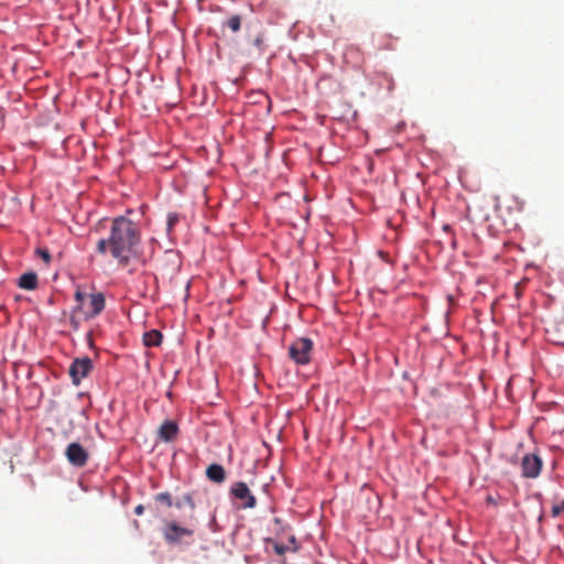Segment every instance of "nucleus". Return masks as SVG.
I'll use <instances>...</instances> for the list:
<instances>
[{"label": "nucleus", "mask_w": 564, "mask_h": 564, "mask_svg": "<svg viewBox=\"0 0 564 564\" xmlns=\"http://www.w3.org/2000/svg\"><path fill=\"white\" fill-rule=\"evenodd\" d=\"M138 241L135 224L126 217H117L111 224L109 238L98 241L97 251L104 254L109 247L111 256L120 265L126 267Z\"/></svg>", "instance_id": "f257e3e1"}, {"label": "nucleus", "mask_w": 564, "mask_h": 564, "mask_svg": "<svg viewBox=\"0 0 564 564\" xmlns=\"http://www.w3.org/2000/svg\"><path fill=\"white\" fill-rule=\"evenodd\" d=\"M75 313H82L86 318H94L105 308V296L102 293L86 294L79 289L75 292Z\"/></svg>", "instance_id": "f03ea898"}, {"label": "nucleus", "mask_w": 564, "mask_h": 564, "mask_svg": "<svg viewBox=\"0 0 564 564\" xmlns=\"http://www.w3.org/2000/svg\"><path fill=\"white\" fill-rule=\"evenodd\" d=\"M313 341L302 337L294 340L289 348V356L299 365H306L311 360Z\"/></svg>", "instance_id": "7ed1b4c3"}, {"label": "nucleus", "mask_w": 564, "mask_h": 564, "mask_svg": "<svg viewBox=\"0 0 564 564\" xmlns=\"http://www.w3.org/2000/svg\"><path fill=\"white\" fill-rule=\"evenodd\" d=\"M194 502L191 497H185L184 501L182 503L178 502V509H181L183 512H187L188 520H184L181 523H178V539L182 535H191L194 533L197 521L194 517Z\"/></svg>", "instance_id": "20e7f679"}, {"label": "nucleus", "mask_w": 564, "mask_h": 564, "mask_svg": "<svg viewBox=\"0 0 564 564\" xmlns=\"http://www.w3.org/2000/svg\"><path fill=\"white\" fill-rule=\"evenodd\" d=\"M93 369V361L89 357L76 358L69 366L68 373L75 384H78Z\"/></svg>", "instance_id": "39448f33"}, {"label": "nucleus", "mask_w": 564, "mask_h": 564, "mask_svg": "<svg viewBox=\"0 0 564 564\" xmlns=\"http://www.w3.org/2000/svg\"><path fill=\"white\" fill-rule=\"evenodd\" d=\"M543 467V460L535 454H525L521 459V471L524 478H538Z\"/></svg>", "instance_id": "423d86ee"}, {"label": "nucleus", "mask_w": 564, "mask_h": 564, "mask_svg": "<svg viewBox=\"0 0 564 564\" xmlns=\"http://www.w3.org/2000/svg\"><path fill=\"white\" fill-rule=\"evenodd\" d=\"M68 463L75 467H83L87 464L89 453L77 442L70 443L65 451Z\"/></svg>", "instance_id": "0eeeda50"}, {"label": "nucleus", "mask_w": 564, "mask_h": 564, "mask_svg": "<svg viewBox=\"0 0 564 564\" xmlns=\"http://www.w3.org/2000/svg\"><path fill=\"white\" fill-rule=\"evenodd\" d=\"M231 495L240 500L242 508H254L257 505L256 497L250 492L247 484L238 481L230 489Z\"/></svg>", "instance_id": "6e6552de"}, {"label": "nucleus", "mask_w": 564, "mask_h": 564, "mask_svg": "<svg viewBox=\"0 0 564 564\" xmlns=\"http://www.w3.org/2000/svg\"><path fill=\"white\" fill-rule=\"evenodd\" d=\"M172 506L173 499L171 494L161 492L154 497V511L158 517L164 518L166 514H169Z\"/></svg>", "instance_id": "1a4fd4ad"}, {"label": "nucleus", "mask_w": 564, "mask_h": 564, "mask_svg": "<svg viewBox=\"0 0 564 564\" xmlns=\"http://www.w3.org/2000/svg\"><path fill=\"white\" fill-rule=\"evenodd\" d=\"M344 62L354 68H359L365 63L362 51L356 45H349L343 55Z\"/></svg>", "instance_id": "9d476101"}, {"label": "nucleus", "mask_w": 564, "mask_h": 564, "mask_svg": "<svg viewBox=\"0 0 564 564\" xmlns=\"http://www.w3.org/2000/svg\"><path fill=\"white\" fill-rule=\"evenodd\" d=\"M207 478L216 484H221L226 479V471L219 464H212L206 469Z\"/></svg>", "instance_id": "9b49d317"}, {"label": "nucleus", "mask_w": 564, "mask_h": 564, "mask_svg": "<svg viewBox=\"0 0 564 564\" xmlns=\"http://www.w3.org/2000/svg\"><path fill=\"white\" fill-rule=\"evenodd\" d=\"M159 436L161 440L169 442L174 440L176 436V422L166 421L159 430Z\"/></svg>", "instance_id": "f8f14e48"}, {"label": "nucleus", "mask_w": 564, "mask_h": 564, "mask_svg": "<svg viewBox=\"0 0 564 564\" xmlns=\"http://www.w3.org/2000/svg\"><path fill=\"white\" fill-rule=\"evenodd\" d=\"M18 285L24 290H35L37 286V275L34 272H26L19 279Z\"/></svg>", "instance_id": "ddd939ff"}, {"label": "nucleus", "mask_w": 564, "mask_h": 564, "mask_svg": "<svg viewBox=\"0 0 564 564\" xmlns=\"http://www.w3.org/2000/svg\"><path fill=\"white\" fill-rule=\"evenodd\" d=\"M161 341L162 334L159 330L152 329L143 335V343L147 347L159 346Z\"/></svg>", "instance_id": "4468645a"}, {"label": "nucleus", "mask_w": 564, "mask_h": 564, "mask_svg": "<svg viewBox=\"0 0 564 564\" xmlns=\"http://www.w3.org/2000/svg\"><path fill=\"white\" fill-rule=\"evenodd\" d=\"M163 535L169 543L176 541V522H170L163 530Z\"/></svg>", "instance_id": "2eb2a0df"}, {"label": "nucleus", "mask_w": 564, "mask_h": 564, "mask_svg": "<svg viewBox=\"0 0 564 564\" xmlns=\"http://www.w3.org/2000/svg\"><path fill=\"white\" fill-rule=\"evenodd\" d=\"M226 25L232 31V32H238L240 30V26H241V18L240 15L238 14H235L232 17H230L227 22H226Z\"/></svg>", "instance_id": "dca6fc26"}, {"label": "nucleus", "mask_w": 564, "mask_h": 564, "mask_svg": "<svg viewBox=\"0 0 564 564\" xmlns=\"http://www.w3.org/2000/svg\"><path fill=\"white\" fill-rule=\"evenodd\" d=\"M564 512V499L558 505H554L552 507V516L558 517L561 513Z\"/></svg>", "instance_id": "f3484780"}, {"label": "nucleus", "mask_w": 564, "mask_h": 564, "mask_svg": "<svg viewBox=\"0 0 564 564\" xmlns=\"http://www.w3.org/2000/svg\"><path fill=\"white\" fill-rule=\"evenodd\" d=\"M80 314L82 313H75V308L73 310V313H72V316H70V325L73 326L74 329H77L79 327L78 316Z\"/></svg>", "instance_id": "a211bd4d"}, {"label": "nucleus", "mask_w": 564, "mask_h": 564, "mask_svg": "<svg viewBox=\"0 0 564 564\" xmlns=\"http://www.w3.org/2000/svg\"><path fill=\"white\" fill-rule=\"evenodd\" d=\"M36 253L46 262L51 261V254L47 249H37Z\"/></svg>", "instance_id": "6ab92c4d"}, {"label": "nucleus", "mask_w": 564, "mask_h": 564, "mask_svg": "<svg viewBox=\"0 0 564 564\" xmlns=\"http://www.w3.org/2000/svg\"><path fill=\"white\" fill-rule=\"evenodd\" d=\"M288 550H289V547L283 544H279V543L274 544V551L279 555H283Z\"/></svg>", "instance_id": "aec40b11"}, {"label": "nucleus", "mask_w": 564, "mask_h": 564, "mask_svg": "<svg viewBox=\"0 0 564 564\" xmlns=\"http://www.w3.org/2000/svg\"><path fill=\"white\" fill-rule=\"evenodd\" d=\"M175 220H176V215L170 214L167 217V223H166L169 232H171Z\"/></svg>", "instance_id": "412c9836"}, {"label": "nucleus", "mask_w": 564, "mask_h": 564, "mask_svg": "<svg viewBox=\"0 0 564 564\" xmlns=\"http://www.w3.org/2000/svg\"><path fill=\"white\" fill-rule=\"evenodd\" d=\"M144 512V507L142 505H139L134 508V513L137 516H141Z\"/></svg>", "instance_id": "4be33fe9"}, {"label": "nucleus", "mask_w": 564, "mask_h": 564, "mask_svg": "<svg viewBox=\"0 0 564 564\" xmlns=\"http://www.w3.org/2000/svg\"><path fill=\"white\" fill-rule=\"evenodd\" d=\"M290 543H292L294 546H293V551H296L297 550V546H296V540H295V536H291L290 538Z\"/></svg>", "instance_id": "5701e85b"}, {"label": "nucleus", "mask_w": 564, "mask_h": 564, "mask_svg": "<svg viewBox=\"0 0 564 564\" xmlns=\"http://www.w3.org/2000/svg\"><path fill=\"white\" fill-rule=\"evenodd\" d=\"M166 394H167V397L170 398V400H172L173 392H172V391H169Z\"/></svg>", "instance_id": "b1692460"}, {"label": "nucleus", "mask_w": 564, "mask_h": 564, "mask_svg": "<svg viewBox=\"0 0 564 564\" xmlns=\"http://www.w3.org/2000/svg\"><path fill=\"white\" fill-rule=\"evenodd\" d=\"M189 283L186 284V296H188Z\"/></svg>", "instance_id": "393cba45"}, {"label": "nucleus", "mask_w": 564, "mask_h": 564, "mask_svg": "<svg viewBox=\"0 0 564 564\" xmlns=\"http://www.w3.org/2000/svg\"><path fill=\"white\" fill-rule=\"evenodd\" d=\"M172 18H173V20L176 18V11L173 12Z\"/></svg>", "instance_id": "a878e982"}]
</instances>
